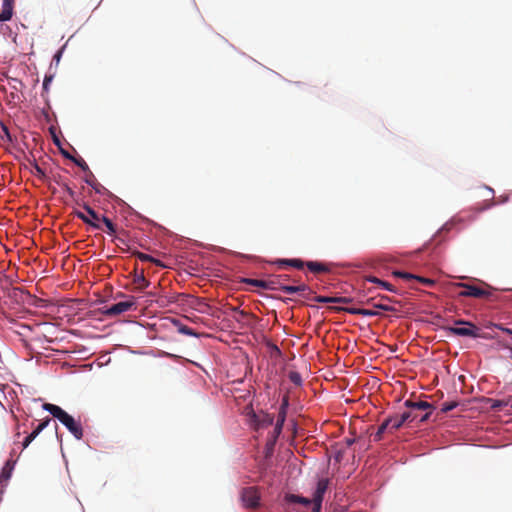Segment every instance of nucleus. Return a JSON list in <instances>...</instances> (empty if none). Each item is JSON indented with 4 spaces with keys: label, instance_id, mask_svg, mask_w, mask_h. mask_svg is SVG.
I'll list each match as a JSON object with an SVG mask.
<instances>
[{
    "label": "nucleus",
    "instance_id": "48",
    "mask_svg": "<svg viewBox=\"0 0 512 512\" xmlns=\"http://www.w3.org/2000/svg\"><path fill=\"white\" fill-rule=\"evenodd\" d=\"M282 431V428L275 426L273 431V442L277 439V437L280 435Z\"/></svg>",
    "mask_w": 512,
    "mask_h": 512
},
{
    "label": "nucleus",
    "instance_id": "34",
    "mask_svg": "<svg viewBox=\"0 0 512 512\" xmlns=\"http://www.w3.org/2000/svg\"><path fill=\"white\" fill-rule=\"evenodd\" d=\"M289 279V276L286 275V274H282V275H277L275 276L272 280H275L276 281V286L278 287L277 290L279 289L280 290V286H283L282 285V281H285V280H288Z\"/></svg>",
    "mask_w": 512,
    "mask_h": 512
},
{
    "label": "nucleus",
    "instance_id": "59",
    "mask_svg": "<svg viewBox=\"0 0 512 512\" xmlns=\"http://www.w3.org/2000/svg\"><path fill=\"white\" fill-rule=\"evenodd\" d=\"M55 143H56L57 145H59V140H58V139H55Z\"/></svg>",
    "mask_w": 512,
    "mask_h": 512
},
{
    "label": "nucleus",
    "instance_id": "20",
    "mask_svg": "<svg viewBox=\"0 0 512 512\" xmlns=\"http://www.w3.org/2000/svg\"><path fill=\"white\" fill-rule=\"evenodd\" d=\"M133 255L135 257H137V259H139L142 262H153L158 266L164 267V265L162 264V262L160 260H157L148 254L136 251V252H133Z\"/></svg>",
    "mask_w": 512,
    "mask_h": 512
},
{
    "label": "nucleus",
    "instance_id": "11",
    "mask_svg": "<svg viewBox=\"0 0 512 512\" xmlns=\"http://www.w3.org/2000/svg\"><path fill=\"white\" fill-rule=\"evenodd\" d=\"M408 415H395L387 418L389 424V433H393L398 430L404 423H407Z\"/></svg>",
    "mask_w": 512,
    "mask_h": 512
},
{
    "label": "nucleus",
    "instance_id": "2",
    "mask_svg": "<svg viewBox=\"0 0 512 512\" xmlns=\"http://www.w3.org/2000/svg\"><path fill=\"white\" fill-rule=\"evenodd\" d=\"M454 325L455 326H443L442 329L450 335L470 338H487L486 334L483 333L478 326L470 321L464 319H456L454 320Z\"/></svg>",
    "mask_w": 512,
    "mask_h": 512
},
{
    "label": "nucleus",
    "instance_id": "7",
    "mask_svg": "<svg viewBox=\"0 0 512 512\" xmlns=\"http://www.w3.org/2000/svg\"><path fill=\"white\" fill-rule=\"evenodd\" d=\"M241 497L245 507L256 508L259 506L260 497L254 487L243 489Z\"/></svg>",
    "mask_w": 512,
    "mask_h": 512
},
{
    "label": "nucleus",
    "instance_id": "3",
    "mask_svg": "<svg viewBox=\"0 0 512 512\" xmlns=\"http://www.w3.org/2000/svg\"><path fill=\"white\" fill-rule=\"evenodd\" d=\"M456 287H461L463 290L459 293L460 297H473L478 299H486L489 301H497L498 296L496 289L484 283V287L458 282L455 283Z\"/></svg>",
    "mask_w": 512,
    "mask_h": 512
},
{
    "label": "nucleus",
    "instance_id": "12",
    "mask_svg": "<svg viewBox=\"0 0 512 512\" xmlns=\"http://www.w3.org/2000/svg\"><path fill=\"white\" fill-rule=\"evenodd\" d=\"M405 406L412 410H423V411H426V410L432 411L433 410V405L426 401L413 402L411 400H407V401H405Z\"/></svg>",
    "mask_w": 512,
    "mask_h": 512
},
{
    "label": "nucleus",
    "instance_id": "53",
    "mask_svg": "<svg viewBox=\"0 0 512 512\" xmlns=\"http://www.w3.org/2000/svg\"><path fill=\"white\" fill-rule=\"evenodd\" d=\"M33 440L29 438V436H27L24 441H23V448H27L29 446V444L32 442Z\"/></svg>",
    "mask_w": 512,
    "mask_h": 512
},
{
    "label": "nucleus",
    "instance_id": "27",
    "mask_svg": "<svg viewBox=\"0 0 512 512\" xmlns=\"http://www.w3.org/2000/svg\"><path fill=\"white\" fill-rule=\"evenodd\" d=\"M288 377L293 384L297 386H300L302 384V377L298 372L290 371Z\"/></svg>",
    "mask_w": 512,
    "mask_h": 512
},
{
    "label": "nucleus",
    "instance_id": "47",
    "mask_svg": "<svg viewBox=\"0 0 512 512\" xmlns=\"http://www.w3.org/2000/svg\"><path fill=\"white\" fill-rule=\"evenodd\" d=\"M430 414H431V411H428L421 417H418V422L423 423V422L427 421L429 419Z\"/></svg>",
    "mask_w": 512,
    "mask_h": 512
},
{
    "label": "nucleus",
    "instance_id": "14",
    "mask_svg": "<svg viewBox=\"0 0 512 512\" xmlns=\"http://www.w3.org/2000/svg\"><path fill=\"white\" fill-rule=\"evenodd\" d=\"M280 290L286 294H294V293H298V292H303V293L307 292L308 294L312 293L311 289L305 284L298 285V286H290V285L280 286Z\"/></svg>",
    "mask_w": 512,
    "mask_h": 512
},
{
    "label": "nucleus",
    "instance_id": "29",
    "mask_svg": "<svg viewBox=\"0 0 512 512\" xmlns=\"http://www.w3.org/2000/svg\"><path fill=\"white\" fill-rule=\"evenodd\" d=\"M73 162H74V163H75L79 168H81L84 172L89 173L90 169H89V167H88L87 163L84 161V159H83V158H81V157L76 158V157H75V158L73 159Z\"/></svg>",
    "mask_w": 512,
    "mask_h": 512
},
{
    "label": "nucleus",
    "instance_id": "49",
    "mask_svg": "<svg viewBox=\"0 0 512 512\" xmlns=\"http://www.w3.org/2000/svg\"><path fill=\"white\" fill-rule=\"evenodd\" d=\"M282 431V428L275 426L273 431V442L277 439V437L280 435Z\"/></svg>",
    "mask_w": 512,
    "mask_h": 512
},
{
    "label": "nucleus",
    "instance_id": "35",
    "mask_svg": "<svg viewBox=\"0 0 512 512\" xmlns=\"http://www.w3.org/2000/svg\"><path fill=\"white\" fill-rule=\"evenodd\" d=\"M503 407H507V405H505V398L501 400H494L491 405V408L495 410H501Z\"/></svg>",
    "mask_w": 512,
    "mask_h": 512
},
{
    "label": "nucleus",
    "instance_id": "24",
    "mask_svg": "<svg viewBox=\"0 0 512 512\" xmlns=\"http://www.w3.org/2000/svg\"><path fill=\"white\" fill-rule=\"evenodd\" d=\"M100 221L103 222L104 225L106 226L108 234L114 235L116 233V226L108 217L102 216Z\"/></svg>",
    "mask_w": 512,
    "mask_h": 512
},
{
    "label": "nucleus",
    "instance_id": "21",
    "mask_svg": "<svg viewBox=\"0 0 512 512\" xmlns=\"http://www.w3.org/2000/svg\"><path fill=\"white\" fill-rule=\"evenodd\" d=\"M83 209L86 211L88 217L93 220L94 222H97L100 224L101 216L88 204L83 203L82 204Z\"/></svg>",
    "mask_w": 512,
    "mask_h": 512
},
{
    "label": "nucleus",
    "instance_id": "55",
    "mask_svg": "<svg viewBox=\"0 0 512 512\" xmlns=\"http://www.w3.org/2000/svg\"><path fill=\"white\" fill-rule=\"evenodd\" d=\"M505 405L512 408V395L505 398Z\"/></svg>",
    "mask_w": 512,
    "mask_h": 512
},
{
    "label": "nucleus",
    "instance_id": "46",
    "mask_svg": "<svg viewBox=\"0 0 512 512\" xmlns=\"http://www.w3.org/2000/svg\"><path fill=\"white\" fill-rule=\"evenodd\" d=\"M375 308H378V309H381V310H384V311H392L393 308L388 306V305H383V304H375L374 305Z\"/></svg>",
    "mask_w": 512,
    "mask_h": 512
},
{
    "label": "nucleus",
    "instance_id": "58",
    "mask_svg": "<svg viewBox=\"0 0 512 512\" xmlns=\"http://www.w3.org/2000/svg\"><path fill=\"white\" fill-rule=\"evenodd\" d=\"M284 422H281L280 419H277L275 426L282 428Z\"/></svg>",
    "mask_w": 512,
    "mask_h": 512
},
{
    "label": "nucleus",
    "instance_id": "30",
    "mask_svg": "<svg viewBox=\"0 0 512 512\" xmlns=\"http://www.w3.org/2000/svg\"><path fill=\"white\" fill-rule=\"evenodd\" d=\"M457 406H458V402H456V401L445 402L442 404L441 411L443 413H447V412L453 410L454 408H456Z\"/></svg>",
    "mask_w": 512,
    "mask_h": 512
},
{
    "label": "nucleus",
    "instance_id": "44",
    "mask_svg": "<svg viewBox=\"0 0 512 512\" xmlns=\"http://www.w3.org/2000/svg\"><path fill=\"white\" fill-rule=\"evenodd\" d=\"M288 406H289V398L287 395H285L283 398H282V402H281V405L279 408H282V409H288Z\"/></svg>",
    "mask_w": 512,
    "mask_h": 512
},
{
    "label": "nucleus",
    "instance_id": "23",
    "mask_svg": "<svg viewBox=\"0 0 512 512\" xmlns=\"http://www.w3.org/2000/svg\"><path fill=\"white\" fill-rule=\"evenodd\" d=\"M388 431L389 432V424L387 420H385L378 428L377 432L373 435L374 441H380L383 437V434Z\"/></svg>",
    "mask_w": 512,
    "mask_h": 512
},
{
    "label": "nucleus",
    "instance_id": "43",
    "mask_svg": "<svg viewBox=\"0 0 512 512\" xmlns=\"http://www.w3.org/2000/svg\"><path fill=\"white\" fill-rule=\"evenodd\" d=\"M62 50H63V48L58 50L56 52V54L53 56V60L52 61L55 62L56 65H58L59 62H60V59H61V56H62Z\"/></svg>",
    "mask_w": 512,
    "mask_h": 512
},
{
    "label": "nucleus",
    "instance_id": "37",
    "mask_svg": "<svg viewBox=\"0 0 512 512\" xmlns=\"http://www.w3.org/2000/svg\"><path fill=\"white\" fill-rule=\"evenodd\" d=\"M402 415H408L409 416L408 419H407V422H409V423L418 420V414L413 412L412 410L411 411H406V412L402 413Z\"/></svg>",
    "mask_w": 512,
    "mask_h": 512
},
{
    "label": "nucleus",
    "instance_id": "6",
    "mask_svg": "<svg viewBox=\"0 0 512 512\" xmlns=\"http://www.w3.org/2000/svg\"><path fill=\"white\" fill-rule=\"evenodd\" d=\"M135 306V301L133 299L127 301H121L111 305L110 307H103L101 309V313L105 316L112 317L120 315L124 312L129 311Z\"/></svg>",
    "mask_w": 512,
    "mask_h": 512
},
{
    "label": "nucleus",
    "instance_id": "36",
    "mask_svg": "<svg viewBox=\"0 0 512 512\" xmlns=\"http://www.w3.org/2000/svg\"><path fill=\"white\" fill-rule=\"evenodd\" d=\"M314 300L319 303H334V297L328 296H316Z\"/></svg>",
    "mask_w": 512,
    "mask_h": 512
},
{
    "label": "nucleus",
    "instance_id": "8",
    "mask_svg": "<svg viewBox=\"0 0 512 512\" xmlns=\"http://www.w3.org/2000/svg\"><path fill=\"white\" fill-rule=\"evenodd\" d=\"M332 310L335 311H344L352 315H361L365 317H372L376 316L379 313L375 310L370 309H362V308H353V307H332Z\"/></svg>",
    "mask_w": 512,
    "mask_h": 512
},
{
    "label": "nucleus",
    "instance_id": "41",
    "mask_svg": "<svg viewBox=\"0 0 512 512\" xmlns=\"http://www.w3.org/2000/svg\"><path fill=\"white\" fill-rule=\"evenodd\" d=\"M286 415H287V410L279 408L277 419H280L281 422H285Z\"/></svg>",
    "mask_w": 512,
    "mask_h": 512
},
{
    "label": "nucleus",
    "instance_id": "40",
    "mask_svg": "<svg viewBox=\"0 0 512 512\" xmlns=\"http://www.w3.org/2000/svg\"><path fill=\"white\" fill-rule=\"evenodd\" d=\"M350 302H352V299L348 297H334V303L347 304Z\"/></svg>",
    "mask_w": 512,
    "mask_h": 512
},
{
    "label": "nucleus",
    "instance_id": "28",
    "mask_svg": "<svg viewBox=\"0 0 512 512\" xmlns=\"http://www.w3.org/2000/svg\"><path fill=\"white\" fill-rule=\"evenodd\" d=\"M393 274L396 277H400V278H402V279H404L406 281H410V280H415L416 279V275L408 273V272L395 271Z\"/></svg>",
    "mask_w": 512,
    "mask_h": 512
},
{
    "label": "nucleus",
    "instance_id": "50",
    "mask_svg": "<svg viewBox=\"0 0 512 512\" xmlns=\"http://www.w3.org/2000/svg\"><path fill=\"white\" fill-rule=\"evenodd\" d=\"M42 431H38V427L34 429L32 433H30L28 436L30 439L34 440Z\"/></svg>",
    "mask_w": 512,
    "mask_h": 512
},
{
    "label": "nucleus",
    "instance_id": "52",
    "mask_svg": "<svg viewBox=\"0 0 512 512\" xmlns=\"http://www.w3.org/2000/svg\"><path fill=\"white\" fill-rule=\"evenodd\" d=\"M42 431H38V427L34 429L32 433H30L28 436L30 439L34 440Z\"/></svg>",
    "mask_w": 512,
    "mask_h": 512
},
{
    "label": "nucleus",
    "instance_id": "1",
    "mask_svg": "<svg viewBox=\"0 0 512 512\" xmlns=\"http://www.w3.org/2000/svg\"><path fill=\"white\" fill-rule=\"evenodd\" d=\"M43 409L48 411L53 417L57 418L76 439L81 440L83 438V429L81 424L61 407L51 403H44Z\"/></svg>",
    "mask_w": 512,
    "mask_h": 512
},
{
    "label": "nucleus",
    "instance_id": "33",
    "mask_svg": "<svg viewBox=\"0 0 512 512\" xmlns=\"http://www.w3.org/2000/svg\"><path fill=\"white\" fill-rule=\"evenodd\" d=\"M1 130H2V132L4 134V136H2V139L5 137L6 140L9 143H12L13 142V138H12V136L10 134V131H9L8 127L5 124L1 123Z\"/></svg>",
    "mask_w": 512,
    "mask_h": 512
},
{
    "label": "nucleus",
    "instance_id": "56",
    "mask_svg": "<svg viewBox=\"0 0 512 512\" xmlns=\"http://www.w3.org/2000/svg\"><path fill=\"white\" fill-rule=\"evenodd\" d=\"M355 441H356L355 438H346L345 439V443H346L347 446H351L352 444L355 443Z\"/></svg>",
    "mask_w": 512,
    "mask_h": 512
},
{
    "label": "nucleus",
    "instance_id": "57",
    "mask_svg": "<svg viewBox=\"0 0 512 512\" xmlns=\"http://www.w3.org/2000/svg\"><path fill=\"white\" fill-rule=\"evenodd\" d=\"M368 281L373 282V283H377L378 285H380V282H381V280L376 278V277H369Z\"/></svg>",
    "mask_w": 512,
    "mask_h": 512
},
{
    "label": "nucleus",
    "instance_id": "10",
    "mask_svg": "<svg viewBox=\"0 0 512 512\" xmlns=\"http://www.w3.org/2000/svg\"><path fill=\"white\" fill-rule=\"evenodd\" d=\"M244 283L265 289V290H277L276 281L275 280H259V279H251L245 278L243 279Z\"/></svg>",
    "mask_w": 512,
    "mask_h": 512
},
{
    "label": "nucleus",
    "instance_id": "9",
    "mask_svg": "<svg viewBox=\"0 0 512 512\" xmlns=\"http://www.w3.org/2000/svg\"><path fill=\"white\" fill-rule=\"evenodd\" d=\"M15 0H2L0 7V22L9 21L13 16Z\"/></svg>",
    "mask_w": 512,
    "mask_h": 512
},
{
    "label": "nucleus",
    "instance_id": "26",
    "mask_svg": "<svg viewBox=\"0 0 512 512\" xmlns=\"http://www.w3.org/2000/svg\"><path fill=\"white\" fill-rule=\"evenodd\" d=\"M56 183L62 187V189L69 195L70 198H75V191L66 183L61 180H56Z\"/></svg>",
    "mask_w": 512,
    "mask_h": 512
},
{
    "label": "nucleus",
    "instance_id": "42",
    "mask_svg": "<svg viewBox=\"0 0 512 512\" xmlns=\"http://www.w3.org/2000/svg\"><path fill=\"white\" fill-rule=\"evenodd\" d=\"M50 418H46L44 421H42L37 427H38V431H43L47 426L48 424L50 423Z\"/></svg>",
    "mask_w": 512,
    "mask_h": 512
},
{
    "label": "nucleus",
    "instance_id": "54",
    "mask_svg": "<svg viewBox=\"0 0 512 512\" xmlns=\"http://www.w3.org/2000/svg\"><path fill=\"white\" fill-rule=\"evenodd\" d=\"M61 153H62V155H63L65 158L70 159L71 161H73V159L75 158V157H73L70 153H68L67 151L61 150Z\"/></svg>",
    "mask_w": 512,
    "mask_h": 512
},
{
    "label": "nucleus",
    "instance_id": "39",
    "mask_svg": "<svg viewBox=\"0 0 512 512\" xmlns=\"http://www.w3.org/2000/svg\"><path fill=\"white\" fill-rule=\"evenodd\" d=\"M34 169H35V175L37 177H39L41 179L46 177L44 170L39 165L35 164Z\"/></svg>",
    "mask_w": 512,
    "mask_h": 512
},
{
    "label": "nucleus",
    "instance_id": "17",
    "mask_svg": "<svg viewBox=\"0 0 512 512\" xmlns=\"http://www.w3.org/2000/svg\"><path fill=\"white\" fill-rule=\"evenodd\" d=\"M287 501L290 503H300L305 507H310L311 509L313 507L312 499H308L294 494L287 495Z\"/></svg>",
    "mask_w": 512,
    "mask_h": 512
},
{
    "label": "nucleus",
    "instance_id": "4",
    "mask_svg": "<svg viewBox=\"0 0 512 512\" xmlns=\"http://www.w3.org/2000/svg\"><path fill=\"white\" fill-rule=\"evenodd\" d=\"M247 415L249 418V424L254 430L267 428L271 426L274 421L273 415L263 411L256 413L251 410Z\"/></svg>",
    "mask_w": 512,
    "mask_h": 512
},
{
    "label": "nucleus",
    "instance_id": "15",
    "mask_svg": "<svg viewBox=\"0 0 512 512\" xmlns=\"http://www.w3.org/2000/svg\"><path fill=\"white\" fill-rule=\"evenodd\" d=\"M275 264L279 266H291L297 269H302L304 266H306V262L302 261L301 259H278L275 261Z\"/></svg>",
    "mask_w": 512,
    "mask_h": 512
},
{
    "label": "nucleus",
    "instance_id": "38",
    "mask_svg": "<svg viewBox=\"0 0 512 512\" xmlns=\"http://www.w3.org/2000/svg\"><path fill=\"white\" fill-rule=\"evenodd\" d=\"M496 329L503 331L504 333H507L508 335L512 336V329L504 327L502 324L494 323L492 324Z\"/></svg>",
    "mask_w": 512,
    "mask_h": 512
},
{
    "label": "nucleus",
    "instance_id": "19",
    "mask_svg": "<svg viewBox=\"0 0 512 512\" xmlns=\"http://www.w3.org/2000/svg\"><path fill=\"white\" fill-rule=\"evenodd\" d=\"M73 214L81 219L84 223L90 225L91 227H93L94 229H101V225L97 222H94L93 220H91L87 214L81 212V211H78V210H75L73 212Z\"/></svg>",
    "mask_w": 512,
    "mask_h": 512
},
{
    "label": "nucleus",
    "instance_id": "32",
    "mask_svg": "<svg viewBox=\"0 0 512 512\" xmlns=\"http://www.w3.org/2000/svg\"><path fill=\"white\" fill-rule=\"evenodd\" d=\"M416 281H418L419 283L425 285V286H433L435 284V281L430 279V278H425V277H421V276H417L416 275Z\"/></svg>",
    "mask_w": 512,
    "mask_h": 512
},
{
    "label": "nucleus",
    "instance_id": "51",
    "mask_svg": "<svg viewBox=\"0 0 512 512\" xmlns=\"http://www.w3.org/2000/svg\"><path fill=\"white\" fill-rule=\"evenodd\" d=\"M42 431H38V427L34 429L32 433H30L28 436L30 439L34 440Z\"/></svg>",
    "mask_w": 512,
    "mask_h": 512
},
{
    "label": "nucleus",
    "instance_id": "45",
    "mask_svg": "<svg viewBox=\"0 0 512 512\" xmlns=\"http://www.w3.org/2000/svg\"><path fill=\"white\" fill-rule=\"evenodd\" d=\"M380 286H382L384 289H386L388 291H392V292L394 291L393 286L390 283H388V282H385V281L381 280Z\"/></svg>",
    "mask_w": 512,
    "mask_h": 512
},
{
    "label": "nucleus",
    "instance_id": "13",
    "mask_svg": "<svg viewBox=\"0 0 512 512\" xmlns=\"http://www.w3.org/2000/svg\"><path fill=\"white\" fill-rule=\"evenodd\" d=\"M14 466H15L14 460L9 459L8 461H6L4 467L2 468L1 474H0V483L7 482L11 478Z\"/></svg>",
    "mask_w": 512,
    "mask_h": 512
},
{
    "label": "nucleus",
    "instance_id": "22",
    "mask_svg": "<svg viewBox=\"0 0 512 512\" xmlns=\"http://www.w3.org/2000/svg\"><path fill=\"white\" fill-rule=\"evenodd\" d=\"M133 281L141 290L147 288L150 285V282L145 278L143 272L140 274H135Z\"/></svg>",
    "mask_w": 512,
    "mask_h": 512
},
{
    "label": "nucleus",
    "instance_id": "5",
    "mask_svg": "<svg viewBox=\"0 0 512 512\" xmlns=\"http://www.w3.org/2000/svg\"><path fill=\"white\" fill-rule=\"evenodd\" d=\"M328 485H329V480L327 478L320 479L317 482V487H316V490L313 493V497H312L313 507L310 510V512H320L321 511L323 497H324L325 492L328 489Z\"/></svg>",
    "mask_w": 512,
    "mask_h": 512
},
{
    "label": "nucleus",
    "instance_id": "25",
    "mask_svg": "<svg viewBox=\"0 0 512 512\" xmlns=\"http://www.w3.org/2000/svg\"><path fill=\"white\" fill-rule=\"evenodd\" d=\"M178 332L184 335L188 336H198V333H196L192 328L183 325V324H177Z\"/></svg>",
    "mask_w": 512,
    "mask_h": 512
},
{
    "label": "nucleus",
    "instance_id": "18",
    "mask_svg": "<svg viewBox=\"0 0 512 512\" xmlns=\"http://www.w3.org/2000/svg\"><path fill=\"white\" fill-rule=\"evenodd\" d=\"M84 181L89 185L91 186L96 193H101L102 189H104V187L97 182V180L95 179L93 173L91 171H89V173H87Z\"/></svg>",
    "mask_w": 512,
    "mask_h": 512
},
{
    "label": "nucleus",
    "instance_id": "16",
    "mask_svg": "<svg viewBox=\"0 0 512 512\" xmlns=\"http://www.w3.org/2000/svg\"><path fill=\"white\" fill-rule=\"evenodd\" d=\"M306 267L313 273H326L330 271L327 265L316 261L306 262Z\"/></svg>",
    "mask_w": 512,
    "mask_h": 512
},
{
    "label": "nucleus",
    "instance_id": "31",
    "mask_svg": "<svg viewBox=\"0 0 512 512\" xmlns=\"http://www.w3.org/2000/svg\"><path fill=\"white\" fill-rule=\"evenodd\" d=\"M53 78L54 76L52 74L50 75H45L44 77V81H43V91L45 93H48L49 92V85L51 84V82L53 81Z\"/></svg>",
    "mask_w": 512,
    "mask_h": 512
}]
</instances>
